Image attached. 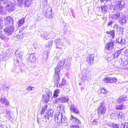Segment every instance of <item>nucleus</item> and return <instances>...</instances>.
<instances>
[{"mask_svg": "<svg viewBox=\"0 0 128 128\" xmlns=\"http://www.w3.org/2000/svg\"><path fill=\"white\" fill-rule=\"evenodd\" d=\"M64 106L59 104L57 106V109L60 112H56L54 115V119L56 122L62 123L64 126L68 125L66 118L65 114Z\"/></svg>", "mask_w": 128, "mask_h": 128, "instance_id": "obj_1", "label": "nucleus"}, {"mask_svg": "<svg viewBox=\"0 0 128 128\" xmlns=\"http://www.w3.org/2000/svg\"><path fill=\"white\" fill-rule=\"evenodd\" d=\"M96 103L98 104V113L99 114L104 115L106 110V104L103 100H98L96 102Z\"/></svg>", "mask_w": 128, "mask_h": 128, "instance_id": "obj_2", "label": "nucleus"}, {"mask_svg": "<svg viewBox=\"0 0 128 128\" xmlns=\"http://www.w3.org/2000/svg\"><path fill=\"white\" fill-rule=\"evenodd\" d=\"M124 4L123 1H117L116 3V4L114 6V12H119L122 8Z\"/></svg>", "mask_w": 128, "mask_h": 128, "instance_id": "obj_3", "label": "nucleus"}, {"mask_svg": "<svg viewBox=\"0 0 128 128\" xmlns=\"http://www.w3.org/2000/svg\"><path fill=\"white\" fill-rule=\"evenodd\" d=\"M61 68H62L58 66L54 69L55 72L54 78L55 80V82L56 84H57V82L59 79L60 72Z\"/></svg>", "mask_w": 128, "mask_h": 128, "instance_id": "obj_4", "label": "nucleus"}, {"mask_svg": "<svg viewBox=\"0 0 128 128\" xmlns=\"http://www.w3.org/2000/svg\"><path fill=\"white\" fill-rule=\"evenodd\" d=\"M114 44L113 42H111L106 44L104 52L110 54L113 48Z\"/></svg>", "mask_w": 128, "mask_h": 128, "instance_id": "obj_5", "label": "nucleus"}, {"mask_svg": "<svg viewBox=\"0 0 128 128\" xmlns=\"http://www.w3.org/2000/svg\"><path fill=\"white\" fill-rule=\"evenodd\" d=\"M14 30V28L12 25L11 26H8L6 27L4 29V31L6 34L8 36L11 34Z\"/></svg>", "mask_w": 128, "mask_h": 128, "instance_id": "obj_6", "label": "nucleus"}, {"mask_svg": "<svg viewBox=\"0 0 128 128\" xmlns=\"http://www.w3.org/2000/svg\"><path fill=\"white\" fill-rule=\"evenodd\" d=\"M15 5L14 3L11 2L6 6V9L9 12H12L14 10Z\"/></svg>", "mask_w": 128, "mask_h": 128, "instance_id": "obj_7", "label": "nucleus"}, {"mask_svg": "<svg viewBox=\"0 0 128 128\" xmlns=\"http://www.w3.org/2000/svg\"><path fill=\"white\" fill-rule=\"evenodd\" d=\"M117 81L116 78L112 77H106L104 80V82L106 83H114Z\"/></svg>", "mask_w": 128, "mask_h": 128, "instance_id": "obj_8", "label": "nucleus"}, {"mask_svg": "<svg viewBox=\"0 0 128 128\" xmlns=\"http://www.w3.org/2000/svg\"><path fill=\"white\" fill-rule=\"evenodd\" d=\"M27 59L29 62H30L32 64L34 63L36 60V57L33 54H29Z\"/></svg>", "mask_w": 128, "mask_h": 128, "instance_id": "obj_9", "label": "nucleus"}, {"mask_svg": "<svg viewBox=\"0 0 128 128\" xmlns=\"http://www.w3.org/2000/svg\"><path fill=\"white\" fill-rule=\"evenodd\" d=\"M54 113L53 110L50 109H48L47 112H46L47 115H44L43 118H45L46 120L47 119L48 120L50 117H52Z\"/></svg>", "mask_w": 128, "mask_h": 128, "instance_id": "obj_10", "label": "nucleus"}, {"mask_svg": "<svg viewBox=\"0 0 128 128\" xmlns=\"http://www.w3.org/2000/svg\"><path fill=\"white\" fill-rule=\"evenodd\" d=\"M13 21L14 20L12 18L8 16L4 20V24L6 25H8L11 24L13 25Z\"/></svg>", "mask_w": 128, "mask_h": 128, "instance_id": "obj_11", "label": "nucleus"}, {"mask_svg": "<svg viewBox=\"0 0 128 128\" xmlns=\"http://www.w3.org/2000/svg\"><path fill=\"white\" fill-rule=\"evenodd\" d=\"M51 10V8L50 7L49 8L46 10L45 12H44V14L46 16L47 18H52V15Z\"/></svg>", "mask_w": 128, "mask_h": 128, "instance_id": "obj_12", "label": "nucleus"}, {"mask_svg": "<svg viewBox=\"0 0 128 128\" xmlns=\"http://www.w3.org/2000/svg\"><path fill=\"white\" fill-rule=\"evenodd\" d=\"M0 102L2 104H4L5 106L8 107L9 105V102L4 96H1Z\"/></svg>", "mask_w": 128, "mask_h": 128, "instance_id": "obj_13", "label": "nucleus"}, {"mask_svg": "<svg viewBox=\"0 0 128 128\" xmlns=\"http://www.w3.org/2000/svg\"><path fill=\"white\" fill-rule=\"evenodd\" d=\"M60 80V77L59 78V79L57 82V84H56V83L55 82H54V83L56 85V86L57 87H62L63 86H64L66 84V81L63 78L62 80V82H59ZM54 82H55V81Z\"/></svg>", "mask_w": 128, "mask_h": 128, "instance_id": "obj_14", "label": "nucleus"}, {"mask_svg": "<svg viewBox=\"0 0 128 128\" xmlns=\"http://www.w3.org/2000/svg\"><path fill=\"white\" fill-rule=\"evenodd\" d=\"M128 20V16L126 15L123 16L119 18L120 22L123 24L127 23Z\"/></svg>", "mask_w": 128, "mask_h": 128, "instance_id": "obj_15", "label": "nucleus"}, {"mask_svg": "<svg viewBox=\"0 0 128 128\" xmlns=\"http://www.w3.org/2000/svg\"><path fill=\"white\" fill-rule=\"evenodd\" d=\"M94 55L89 54L87 58L86 61L90 64H93L94 62Z\"/></svg>", "mask_w": 128, "mask_h": 128, "instance_id": "obj_16", "label": "nucleus"}, {"mask_svg": "<svg viewBox=\"0 0 128 128\" xmlns=\"http://www.w3.org/2000/svg\"><path fill=\"white\" fill-rule=\"evenodd\" d=\"M108 124L109 126L112 128H119L120 125L118 124H115L108 122Z\"/></svg>", "mask_w": 128, "mask_h": 128, "instance_id": "obj_17", "label": "nucleus"}, {"mask_svg": "<svg viewBox=\"0 0 128 128\" xmlns=\"http://www.w3.org/2000/svg\"><path fill=\"white\" fill-rule=\"evenodd\" d=\"M70 109L72 111L76 114H78L79 113V110L75 106L72 105L70 107Z\"/></svg>", "mask_w": 128, "mask_h": 128, "instance_id": "obj_18", "label": "nucleus"}, {"mask_svg": "<svg viewBox=\"0 0 128 128\" xmlns=\"http://www.w3.org/2000/svg\"><path fill=\"white\" fill-rule=\"evenodd\" d=\"M40 37L43 39L47 40L48 38V34L45 31H44L42 32L40 34Z\"/></svg>", "mask_w": 128, "mask_h": 128, "instance_id": "obj_19", "label": "nucleus"}, {"mask_svg": "<svg viewBox=\"0 0 128 128\" xmlns=\"http://www.w3.org/2000/svg\"><path fill=\"white\" fill-rule=\"evenodd\" d=\"M24 51L22 50H18L16 51V52H15L16 55L18 54L17 57L20 58L21 59L22 57V56L23 55Z\"/></svg>", "mask_w": 128, "mask_h": 128, "instance_id": "obj_20", "label": "nucleus"}, {"mask_svg": "<svg viewBox=\"0 0 128 128\" xmlns=\"http://www.w3.org/2000/svg\"><path fill=\"white\" fill-rule=\"evenodd\" d=\"M70 120H72L74 122L78 124H80V120L75 116L72 115L70 118Z\"/></svg>", "mask_w": 128, "mask_h": 128, "instance_id": "obj_21", "label": "nucleus"}, {"mask_svg": "<svg viewBox=\"0 0 128 128\" xmlns=\"http://www.w3.org/2000/svg\"><path fill=\"white\" fill-rule=\"evenodd\" d=\"M43 101L47 103L49 100V98L50 97V94H48L46 95L43 94Z\"/></svg>", "mask_w": 128, "mask_h": 128, "instance_id": "obj_22", "label": "nucleus"}, {"mask_svg": "<svg viewBox=\"0 0 128 128\" xmlns=\"http://www.w3.org/2000/svg\"><path fill=\"white\" fill-rule=\"evenodd\" d=\"M60 102H68L69 98L67 96H61L60 98Z\"/></svg>", "mask_w": 128, "mask_h": 128, "instance_id": "obj_23", "label": "nucleus"}, {"mask_svg": "<svg viewBox=\"0 0 128 128\" xmlns=\"http://www.w3.org/2000/svg\"><path fill=\"white\" fill-rule=\"evenodd\" d=\"M108 8V6L106 5L101 6V10L102 12L104 14L106 13L107 12Z\"/></svg>", "mask_w": 128, "mask_h": 128, "instance_id": "obj_24", "label": "nucleus"}, {"mask_svg": "<svg viewBox=\"0 0 128 128\" xmlns=\"http://www.w3.org/2000/svg\"><path fill=\"white\" fill-rule=\"evenodd\" d=\"M116 41L122 45H124L126 43L125 40L124 39H123L121 37L117 38Z\"/></svg>", "mask_w": 128, "mask_h": 128, "instance_id": "obj_25", "label": "nucleus"}, {"mask_svg": "<svg viewBox=\"0 0 128 128\" xmlns=\"http://www.w3.org/2000/svg\"><path fill=\"white\" fill-rule=\"evenodd\" d=\"M55 43L57 48H60V47H59V46L63 45V43H62V40L60 39H58L56 40Z\"/></svg>", "mask_w": 128, "mask_h": 128, "instance_id": "obj_26", "label": "nucleus"}, {"mask_svg": "<svg viewBox=\"0 0 128 128\" xmlns=\"http://www.w3.org/2000/svg\"><path fill=\"white\" fill-rule=\"evenodd\" d=\"M24 4L25 6L29 7L32 2V0H24Z\"/></svg>", "mask_w": 128, "mask_h": 128, "instance_id": "obj_27", "label": "nucleus"}, {"mask_svg": "<svg viewBox=\"0 0 128 128\" xmlns=\"http://www.w3.org/2000/svg\"><path fill=\"white\" fill-rule=\"evenodd\" d=\"M122 13H120L119 12H117L115 13L112 16V18L115 20L118 19L120 16L121 14H122Z\"/></svg>", "mask_w": 128, "mask_h": 128, "instance_id": "obj_28", "label": "nucleus"}, {"mask_svg": "<svg viewBox=\"0 0 128 128\" xmlns=\"http://www.w3.org/2000/svg\"><path fill=\"white\" fill-rule=\"evenodd\" d=\"M126 98V97L123 96H120L117 102L120 103L122 102L125 101Z\"/></svg>", "mask_w": 128, "mask_h": 128, "instance_id": "obj_29", "label": "nucleus"}, {"mask_svg": "<svg viewBox=\"0 0 128 128\" xmlns=\"http://www.w3.org/2000/svg\"><path fill=\"white\" fill-rule=\"evenodd\" d=\"M64 42L63 43V45L64 46H66L68 44L70 45L71 43L70 40L66 38H64Z\"/></svg>", "mask_w": 128, "mask_h": 128, "instance_id": "obj_30", "label": "nucleus"}, {"mask_svg": "<svg viewBox=\"0 0 128 128\" xmlns=\"http://www.w3.org/2000/svg\"><path fill=\"white\" fill-rule=\"evenodd\" d=\"M126 106H124L122 104L116 106V108L117 110H121L122 109H126Z\"/></svg>", "mask_w": 128, "mask_h": 128, "instance_id": "obj_31", "label": "nucleus"}, {"mask_svg": "<svg viewBox=\"0 0 128 128\" xmlns=\"http://www.w3.org/2000/svg\"><path fill=\"white\" fill-rule=\"evenodd\" d=\"M49 52L48 50L45 51L43 53V56L44 58H46V60L48 58V54H49Z\"/></svg>", "mask_w": 128, "mask_h": 128, "instance_id": "obj_32", "label": "nucleus"}, {"mask_svg": "<svg viewBox=\"0 0 128 128\" xmlns=\"http://www.w3.org/2000/svg\"><path fill=\"white\" fill-rule=\"evenodd\" d=\"M117 118H120L121 119H123L124 118V114L122 112H120L117 113Z\"/></svg>", "mask_w": 128, "mask_h": 128, "instance_id": "obj_33", "label": "nucleus"}, {"mask_svg": "<svg viewBox=\"0 0 128 128\" xmlns=\"http://www.w3.org/2000/svg\"><path fill=\"white\" fill-rule=\"evenodd\" d=\"M65 59L63 60L62 61H59L58 62V66L62 68L63 67L62 66H64L65 64Z\"/></svg>", "mask_w": 128, "mask_h": 128, "instance_id": "obj_34", "label": "nucleus"}, {"mask_svg": "<svg viewBox=\"0 0 128 128\" xmlns=\"http://www.w3.org/2000/svg\"><path fill=\"white\" fill-rule=\"evenodd\" d=\"M120 127V128H128V122L122 124Z\"/></svg>", "mask_w": 128, "mask_h": 128, "instance_id": "obj_35", "label": "nucleus"}, {"mask_svg": "<svg viewBox=\"0 0 128 128\" xmlns=\"http://www.w3.org/2000/svg\"><path fill=\"white\" fill-rule=\"evenodd\" d=\"M47 106L48 105L47 104H46L42 108V110L41 112V115L44 114V112L47 109Z\"/></svg>", "mask_w": 128, "mask_h": 128, "instance_id": "obj_36", "label": "nucleus"}, {"mask_svg": "<svg viewBox=\"0 0 128 128\" xmlns=\"http://www.w3.org/2000/svg\"><path fill=\"white\" fill-rule=\"evenodd\" d=\"M24 22V18H22L19 21L18 25L19 26H22Z\"/></svg>", "mask_w": 128, "mask_h": 128, "instance_id": "obj_37", "label": "nucleus"}, {"mask_svg": "<svg viewBox=\"0 0 128 128\" xmlns=\"http://www.w3.org/2000/svg\"><path fill=\"white\" fill-rule=\"evenodd\" d=\"M59 92L60 91L59 90H56L54 91V93L53 94L54 97H57L58 96V94Z\"/></svg>", "mask_w": 128, "mask_h": 128, "instance_id": "obj_38", "label": "nucleus"}, {"mask_svg": "<svg viewBox=\"0 0 128 128\" xmlns=\"http://www.w3.org/2000/svg\"><path fill=\"white\" fill-rule=\"evenodd\" d=\"M5 10H4V8L2 6H0V13L1 14H5Z\"/></svg>", "mask_w": 128, "mask_h": 128, "instance_id": "obj_39", "label": "nucleus"}, {"mask_svg": "<svg viewBox=\"0 0 128 128\" xmlns=\"http://www.w3.org/2000/svg\"><path fill=\"white\" fill-rule=\"evenodd\" d=\"M117 116H118L117 113L115 114L114 113H112L110 115L111 118L112 119H116V118H117Z\"/></svg>", "mask_w": 128, "mask_h": 128, "instance_id": "obj_40", "label": "nucleus"}, {"mask_svg": "<svg viewBox=\"0 0 128 128\" xmlns=\"http://www.w3.org/2000/svg\"><path fill=\"white\" fill-rule=\"evenodd\" d=\"M124 29L119 26H118L117 28V31L120 32V33L122 34L124 32Z\"/></svg>", "mask_w": 128, "mask_h": 128, "instance_id": "obj_41", "label": "nucleus"}, {"mask_svg": "<svg viewBox=\"0 0 128 128\" xmlns=\"http://www.w3.org/2000/svg\"><path fill=\"white\" fill-rule=\"evenodd\" d=\"M6 38L4 35L2 33L1 31H0V38L2 40H4Z\"/></svg>", "mask_w": 128, "mask_h": 128, "instance_id": "obj_42", "label": "nucleus"}, {"mask_svg": "<svg viewBox=\"0 0 128 128\" xmlns=\"http://www.w3.org/2000/svg\"><path fill=\"white\" fill-rule=\"evenodd\" d=\"M99 91L103 94H106V91L103 88L100 89Z\"/></svg>", "mask_w": 128, "mask_h": 128, "instance_id": "obj_43", "label": "nucleus"}, {"mask_svg": "<svg viewBox=\"0 0 128 128\" xmlns=\"http://www.w3.org/2000/svg\"><path fill=\"white\" fill-rule=\"evenodd\" d=\"M9 0H0V4H5L8 2Z\"/></svg>", "mask_w": 128, "mask_h": 128, "instance_id": "obj_44", "label": "nucleus"}, {"mask_svg": "<svg viewBox=\"0 0 128 128\" xmlns=\"http://www.w3.org/2000/svg\"><path fill=\"white\" fill-rule=\"evenodd\" d=\"M53 102L55 104H57L60 102V98H56L53 101Z\"/></svg>", "mask_w": 128, "mask_h": 128, "instance_id": "obj_45", "label": "nucleus"}, {"mask_svg": "<svg viewBox=\"0 0 128 128\" xmlns=\"http://www.w3.org/2000/svg\"><path fill=\"white\" fill-rule=\"evenodd\" d=\"M128 64V61H124L123 62V66H127Z\"/></svg>", "mask_w": 128, "mask_h": 128, "instance_id": "obj_46", "label": "nucleus"}, {"mask_svg": "<svg viewBox=\"0 0 128 128\" xmlns=\"http://www.w3.org/2000/svg\"><path fill=\"white\" fill-rule=\"evenodd\" d=\"M71 128H80L78 125H72L70 126Z\"/></svg>", "mask_w": 128, "mask_h": 128, "instance_id": "obj_47", "label": "nucleus"}, {"mask_svg": "<svg viewBox=\"0 0 128 128\" xmlns=\"http://www.w3.org/2000/svg\"><path fill=\"white\" fill-rule=\"evenodd\" d=\"M110 35L113 37L114 36V30H112L110 32Z\"/></svg>", "mask_w": 128, "mask_h": 128, "instance_id": "obj_48", "label": "nucleus"}, {"mask_svg": "<svg viewBox=\"0 0 128 128\" xmlns=\"http://www.w3.org/2000/svg\"><path fill=\"white\" fill-rule=\"evenodd\" d=\"M52 42L53 41L52 40H50L48 42V44L49 47L52 46Z\"/></svg>", "mask_w": 128, "mask_h": 128, "instance_id": "obj_49", "label": "nucleus"}, {"mask_svg": "<svg viewBox=\"0 0 128 128\" xmlns=\"http://www.w3.org/2000/svg\"><path fill=\"white\" fill-rule=\"evenodd\" d=\"M2 20L0 18V29H1L2 28L3 25L1 24V22H2Z\"/></svg>", "mask_w": 128, "mask_h": 128, "instance_id": "obj_50", "label": "nucleus"}, {"mask_svg": "<svg viewBox=\"0 0 128 128\" xmlns=\"http://www.w3.org/2000/svg\"><path fill=\"white\" fill-rule=\"evenodd\" d=\"M26 90L28 91L32 90V87L31 86H29L27 88Z\"/></svg>", "mask_w": 128, "mask_h": 128, "instance_id": "obj_51", "label": "nucleus"}, {"mask_svg": "<svg viewBox=\"0 0 128 128\" xmlns=\"http://www.w3.org/2000/svg\"><path fill=\"white\" fill-rule=\"evenodd\" d=\"M113 23V22L112 21H110L108 24V26H111Z\"/></svg>", "mask_w": 128, "mask_h": 128, "instance_id": "obj_52", "label": "nucleus"}, {"mask_svg": "<svg viewBox=\"0 0 128 128\" xmlns=\"http://www.w3.org/2000/svg\"><path fill=\"white\" fill-rule=\"evenodd\" d=\"M118 53H116L114 55V58H117L118 56Z\"/></svg>", "mask_w": 128, "mask_h": 128, "instance_id": "obj_53", "label": "nucleus"}, {"mask_svg": "<svg viewBox=\"0 0 128 128\" xmlns=\"http://www.w3.org/2000/svg\"><path fill=\"white\" fill-rule=\"evenodd\" d=\"M17 38L18 39H21L22 38V36H21L20 35H18L17 36Z\"/></svg>", "mask_w": 128, "mask_h": 128, "instance_id": "obj_54", "label": "nucleus"}, {"mask_svg": "<svg viewBox=\"0 0 128 128\" xmlns=\"http://www.w3.org/2000/svg\"><path fill=\"white\" fill-rule=\"evenodd\" d=\"M118 26L116 25H115L114 26V29H117V28Z\"/></svg>", "mask_w": 128, "mask_h": 128, "instance_id": "obj_55", "label": "nucleus"}, {"mask_svg": "<svg viewBox=\"0 0 128 128\" xmlns=\"http://www.w3.org/2000/svg\"><path fill=\"white\" fill-rule=\"evenodd\" d=\"M112 58H109L108 59V60L109 61V62H110L112 60Z\"/></svg>", "mask_w": 128, "mask_h": 128, "instance_id": "obj_56", "label": "nucleus"}, {"mask_svg": "<svg viewBox=\"0 0 128 128\" xmlns=\"http://www.w3.org/2000/svg\"><path fill=\"white\" fill-rule=\"evenodd\" d=\"M98 123V122L96 121H95L94 120L93 122V124H97Z\"/></svg>", "mask_w": 128, "mask_h": 128, "instance_id": "obj_57", "label": "nucleus"}, {"mask_svg": "<svg viewBox=\"0 0 128 128\" xmlns=\"http://www.w3.org/2000/svg\"><path fill=\"white\" fill-rule=\"evenodd\" d=\"M6 113L8 115H9L10 114V111L8 110V111L7 110H6Z\"/></svg>", "mask_w": 128, "mask_h": 128, "instance_id": "obj_58", "label": "nucleus"}, {"mask_svg": "<svg viewBox=\"0 0 128 128\" xmlns=\"http://www.w3.org/2000/svg\"><path fill=\"white\" fill-rule=\"evenodd\" d=\"M84 79H86V77H84ZM82 79H84V75L82 76Z\"/></svg>", "mask_w": 128, "mask_h": 128, "instance_id": "obj_59", "label": "nucleus"}, {"mask_svg": "<svg viewBox=\"0 0 128 128\" xmlns=\"http://www.w3.org/2000/svg\"><path fill=\"white\" fill-rule=\"evenodd\" d=\"M100 1L101 2H104L106 1L105 0H100Z\"/></svg>", "mask_w": 128, "mask_h": 128, "instance_id": "obj_60", "label": "nucleus"}, {"mask_svg": "<svg viewBox=\"0 0 128 128\" xmlns=\"http://www.w3.org/2000/svg\"><path fill=\"white\" fill-rule=\"evenodd\" d=\"M22 29H20V32H22Z\"/></svg>", "mask_w": 128, "mask_h": 128, "instance_id": "obj_61", "label": "nucleus"}, {"mask_svg": "<svg viewBox=\"0 0 128 128\" xmlns=\"http://www.w3.org/2000/svg\"><path fill=\"white\" fill-rule=\"evenodd\" d=\"M110 31H107L106 32V33L107 34H110Z\"/></svg>", "mask_w": 128, "mask_h": 128, "instance_id": "obj_62", "label": "nucleus"}, {"mask_svg": "<svg viewBox=\"0 0 128 128\" xmlns=\"http://www.w3.org/2000/svg\"><path fill=\"white\" fill-rule=\"evenodd\" d=\"M111 0H105L106 2L110 1Z\"/></svg>", "mask_w": 128, "mask_h": 128, "instance_id": "obj_63", "label": "nucleus"}, {"mask_svg": "<svg viewBox=\"0 0 128 128\" xmlns=\"http://www.w3.org/2000/svg\"><path fill=\"white\" fill-rule=\"evenodd\" d=\"M0 128H3V127L2 126V125H1L0 126Z\"/></svg>", "mask_w": 128, "mask_h": 128, "instance_id": "obj_64", "label": "nucleus"}]
</instances>
